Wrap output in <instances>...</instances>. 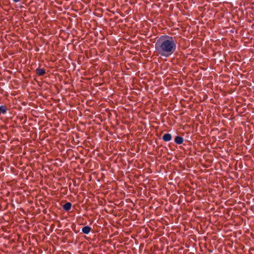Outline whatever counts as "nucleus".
Here are the masks:
<instances>
[{
	"label": "nucleus",
	"mask_w": 254,
	"mask_h": 254,
	"mask_svg": "<svg viewBox=\"0 0 254 254\" xmlns=\"http://www.w3.org/2000/svg\"><path fill=\"white\" fill-rule=\"evenodd\" d=\"M162 138L165 141H169L172 139V135L170 133H165Z\"/></svg>",
	"instance_id": "nucleus-2"
},
{
	"label": "nucleus",
	"mask_w": 254,
	"mask_h": 254,
	"mask_svg": "<svg viewBox=\"0 0 254 254\" xmlns=\"http://www.w3.org/2000/svg\"><path fill=\"white\" fill-rule=\"evenodd\" d=\"M82 231L84 234H88L91 231V228L88 226H84L82 228Z\"/></svg>",
	"instance_id": "nucleus-4"
},
{
	"label": "nucleus",
	"mask_w": 254,
	"mask_h": 254,
	"mask_svg": "<svg viewBox=\"0 0 254 254\" xmlns=\"http://www.w3.org/2000/svg\"><path fill=\"white\" fill-rule=\"evenodd\" d=\"M15 2H18L20 1V0H12Z\"/></svg>",
	"instance_id": "nucleus-8"
},
{
	"label": "nucleus",
	"mask_w": 254,
	"mask_h": 254,
	"mask_svg": "<svg viewBox=\"0 0 254 254\" xmlns=\"http://www.w3.org/2000/svg\"><path fill=\"white\" fill-rule=\"evenodd\" d=\"M45 73V71L44 69L42 68H37V73L39 75H43Z\"/></svg>",
	"instance_id": "nucleus-6"
},
{
	"label": "nucleus",
	"mask_w": 254,
	"mask_h": 254,
	"mask_svg": "<svg viewBox=\"0 0 254 254\" xmlns=\"http://www.w3.org/2000/svg\"><path fill=\"white\" fill-rule=\"evenodd\" d=\"M6 112V108L3 106H0V112L2 113V114H5Z\"/></svg>",
	"instance_id": "nucleus-7"
},
{
	"label": "nucleus",
	"mask_w": 254,
	"mask_h": 254,
	"mask_svg": "<svg viewBox=\"0 0 254 254\" xmlns=\"http://www.w3.org/2000/svg\"><path fill=\"white\" fill-rule=\"evenodd\" d=\"M63 207L64 210L68 211L71 209V203L70 202H66L63 205Z\"/></svg>",
	"instance_id": "nucleus-5"
},
{
	"label": "nucleus",
	"mask_w": 254,
	"mask_h": 254,
	"mask_svg": "<svg viewBox=\"0 0 254 254\" xmlns=\"http://www.w3.org/2000/svg\"><path fill=\"white\" fill-rule=\"evenodd\" d=\"M184 141V138L180 136H176L175 138V142L178 144H181L183 143Z\"/></svg>",
	"instance_id": "nucleus-3"
},
{
	"label": "nucleus",
	"mask_w": 254,
	"mask_h": 254,
	"mask_svg": "<svg viewBox=\"0 0 254 254\" xmlns=\"http://www.w3.org/2000/svg\"><path fill=\"white\" fill-rule=\"evenodd\" d=\"M155 48L158 55L168 58L176 51L177 43L173 37L161 36L155 43Z\"/></svg>",
	"instance_id": "nucleus-1"
}]
</instances>
